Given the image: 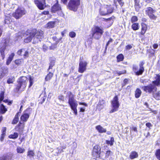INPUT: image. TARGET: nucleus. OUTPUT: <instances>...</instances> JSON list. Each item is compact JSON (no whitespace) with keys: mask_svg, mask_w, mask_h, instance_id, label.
I'll return each mask as SVG.
<instances>
[{"mask_svg":"<svg viewBox=\"0 0 160 160\" xmlns=\"http://www.w3.org/2000/svg\"><path fill=\"white\" fill-rule=\"evenodd\" d=\"M22 123L20 122L19 124L15 128L16 131L19 132H22L23 131L24 125V124L22 125Z\"/></svg>","mask_w":160,"mask_h":160,"instance_id":"nucleus-19","label":"nucleus"},{"mask_svg":"<svg viewBox=\"0 0 160 160\" xmlns=\"http://www.w3.org/2000/svg\"><path fill=\"white\" fill-rule=\"evenodd\" d=\"M138 156V154L137 152L135 151H132L130 153L129 158L131 159H133L137 158Z\"/></svg>","mask_w":160,"mask_h":160,"instance_id":"nucleus-22","label":"nucleus"},{"mask_svg":"<svg viewBox=\"0 0 160 160\" xmlns=\"http://www.w3.org/2000/svg\"><path fill=\"white\" fill-rule=\"evenodd\" d=\"M18 136V134L17 132H14L13 134H11L9 135L10 138L16 139L17 138Z\"/></svg>","mask_w":160,"mask_h":160,"instance_id":"nucleus-37","label":"nucleus"},{"mask_svg":"<svg viewBox=\"0 0 160 160\" xmlns=\"http://www.w3.org/2000/svg\"><path fill=\"white\" fill-rule=\"evenodd\" d=\"M42 49L43 51L46 52L48 50V47L46 45H43L42 46Z\"/></svg>","mask_w":160,"mask_h":160,"instance_id":"nucleus-53","label":"nucleus"},{"mask_svg":"<svg viewBox=\"0 0 160 160\" xmlns=\"http://www.w3.org/2000/svg\"><path fill=\"white\" fill-rule=\"evenodd\" d=\"M132 46L131 45L129 44L128 45L125 47V48L126 50H129L132 48Z\"/></svg>","mask_w":160,"mask_h":160,"instance_id":"nucleus-55","label":"nucleus"},{"mask_svg":"<svg viewBox=\"0 0 160 160\" xmlns=\"http://www.w3.org/2000/svg\"><path fill=\"white\" fill-rule=\"evenodd\" d=\"M139 25L138 23H134L132 25V28L134 30H136L139 29Z\"/></svg>","mask_w":160,"mask_h":160,"instance_id":"nucleus-30","label":"nucleus"},{"mask_svg":"<svg viewBox=\"0 0 160 160\" xmlns=\"http://www.w3.org/2000/svg\"><path fill=\"white\" fill-rule=\"evenodd\" d=\"M68 97V103L72 109L73 111L74 114L77 115L78 114L77 107L78 104L77 101L74 98L73 94L70 92H68L67 93Z\"/></svg>","mask_w":160,"mask_h":160,"instance_id":"nucleus-2","label":"nucleus"},{"mask_svg":"<svg viewBox=\"0 0 160 160\" xmlns=\"http://www.w3.org/2000/svg\"><path fill=\"white\" fill-rule=\"evenodd\" d=\"M23 52L24 53L23 55L24 57V58H26L28 57V52L26 51L25 49H24V51Z\"/></svg>","mask_w":160,"mask_h":160,"instance_id":"nucleus-50","label":"nucleus"},{"mask_svg":"<svg viewBox=\"0 0 160 160\" xmlns=\"http://www.w3.org/2000/svg\"><path fill=\"white\" fill-rule=\"evenodd\" d=\"M146 126L147 127L150 128V127H151L152 126V125L151 124L150 122H147L146 124Z\"/></svg>","mask_w":160,"mask_h":160,"instance_id":"nucleus-64","label":"nucleus"},{"mask_svg":"<svg viewBox=\"0 0 160 160\" xmlns=\"http://www.w3.org/2000/svg\"><path fill=\"white\" fill-rule=\"evenodd\" d=\"M14 81V78H9L7 80V82L8 84L12 83Z\"/></svg>","mask_w":160,"mask_h":160,"instance_id":"nucleus-46","label":"nucleus"},{"mask_svg":"<svg viewBox=\"0 0 160 160\" xmlns=\"http://www.w3.org/2000/svg\"><path fill=\"white\" fill-rule=\"evenodd\" d=\"M128 82V80L127 79H125L123 81L124 84H122V87L124 86H125L126 84H127Z\"/></svg>","mask_w":160,"mask_h":160,"instance_id":"nucleus-60","label":"nucleus"},{"mask_svg":"<svg viewBox=\"0 0 160 160\" xmlns=\"http://www.w3.org/2000/svg\"><path fill=\"white\" fill-rule=\"evenodd\" d=\"M6 46L3 44H1L0 45V52L1 55V58L3 59L5 58L4 51L6 49Z\"/></svg>","mask_w":160,"mask_h":160,"instance_id":"nucleus-17","label":"nucleus"},{"mask_svg":"<svg viewBox=\"0 0 160 160\" xmlns=\"http://www.w3.org/2000/svg\"><path fill=\"white\" fill-rule=\"evenodd\" d=\"M105 101L103 100H100L98 104L97 107L99 109H102L104 106Z\"/></svg>","mask_w":160,"mask_h":160,"instance_id":"nucleus-23","label":"nucleus"},{"mask_svg":"<svg viewBox=\"0 0 160 160\" xmlns=\"http://www.w3.org/2000/svg\"><path fill=\"white\" fill-rule=\"evenodd\" d=\"M138 20V17L135 16H132L131 18V22L132 23L137 22Z\"/></svg>","mask_w":160,"mask_h":160,"instance_id":"nucleus-43","label":"nucleus"},{"mask_svg":"<svg viewBox=\"0 0 160 160\" xmlns=\"http://www.w3.org/2000/svg\"><path fill=\"white\" fill-rule=\"evenodd\" d=\"M112 42V38H110L109 40L108 41L106 44V47L108 45L110 42Z\"/></svg>","mask_w":160,"mask_h":160,"instance_id":"nucleus-63","label":"nucleus"},{"mask_svg":"<svg viewBox=\"0 0 160 160\" xmlns=\"http://www.w3.org/2000/svg\"><path fill=\"white\" fill-rule=\"evenodd\" d=\"M135 7L136 9V10L138 12L139 11V9L140 8V5L139 4V2H135Z\"/></svg>","mask_w":160,"mask_h":160,"instance_id":"nucleus-39","label":"nucleus"},{"mask_svg":"<svg viewBox=\"0 0 160 160\" xmlns=\"http://www.w3.org/2000/svg\"><path fill=\"white\" fill-rule=\"evenodd\" d=\"M62 39V38H61L59 39H58L56 37H52L53 40L56 41L55 45H56Z\"/></svg>","mask_w":160,"mask_h":160,"instance_id":"nucleus-44","label":"nucleus"},{"mask_svg":"<svg viewBox=\"0 0 160 160\" xmlns=\"http://www.w3.org/2000/svg\"><path fill=\"white\" fill-rule=\"evenodd\" d=\"M26 13V10L23 8H18L15 12L12 14V16L16 19L21 18Z\"/></svg>","mask_w":160,"mask_h":160,"instance_id":"nucleus-8","label":"nucleus"},{"mask_svg":"<svg viewBox=\"0 0 160 160\" xmlns=\"http://www.w3.org/2000/svg\"><path fill=\"white\" fill-rule=\"evenodd\" d=\"M24 51V49H22L19 50L17 52V54L19 55H22V53Z\"/></svg>","mask_w":160,"mask_h":160,"instance_id":"nucleus-51","label":"nucleus"},{"mask_svg":"<svg viewBox=\"0 0 160 160\" xmlns=\"http://www.w3.org/2000/svg\"><path fill=\"white\" fill-rule=\"evenodd\" d=\"M87 63L86 61H80L79 63L78 71L80 73L83 72L86 69Z\"/></svg>","mask_w":160,"mask_h":160,"instance_id":"nucleus-14","label":"nucleus"},{"mask_svg":"<svg viewBox=\"0 0 160 160\" xmlns=\"http://www.w3.org/2000/svg\"><path fill=\"white\" fill-rule=\"evenodd\" d=\"M35 154L33 151L32 150L29 151L28 152V156L29 157H33Z\"/></svg>","mask_w":160,"mask_h":160,"instance_id":"nucleus-42","label":"nucleus"},{"mask_svg":"<svg viewBox=\"0 0 160 160\" xmlns=\"http://www.w3.org/2000/svg\"><path fill=\"white\" fill-rule=\"evenodd\" d=\"M18 118H14V119L13 120L12 123L13 124H16L18 122Z\"/></svg>","mask_w":160,"mask_h":160,"instance_id":"nucleus-54","label":"nucleus"},{"mask_svg":"<svg viewBox=\"0 0 160 160\" xmlns=\"http://www.w3.org/2000/svg\"><path fill=\"white\" fill-rule=\"evenodd\" d=\"M23 63V61L22 59H17L15 61V63L18 66L20 65Z\"/></svg>","mask_w":160,"mask_h":160,"instance_id":"nucleus-32","label":"nucleus"},{"mask_svg":"<svg viewBox=\"0 0 160 160\" xmlns=\"http://www.w3.org/2000/svg\"><path fill=\"white\" fill-rule=\"evenodd\" d=\"M25 151L24 148H21L20 147H18L17 148V151L18 153H23Z\"/></svg>","mask_w":160,"mask_h":160,"instance_id":"nucleus-34","label":"nucleus"},{"mask_svg":"<svg viewBox=\"0 0 160 160\" xmlns=\"http://www.w3.org/2000/svg\"><path fill=\"white\" fill-rule=\"evenodd\" d=\"M76 35V34L74 32H71L69 33V36L72 38H74L75 37Z\"/></svg>","mask_w":160,"mask_h":160,"instance_id":"nucleus-47","label":"nucleus"},{"mask_svg":"<svg viewBox=\"0 0 160 160\" xmlns=\"http://www.w3.org/2000/svg\"><path fill=\"white\" fill-rule=\"evenodd\" d=\"M29 117V114L26 113H23L21 116L20 119L24 122H26Z\"/></svg>","mask_w":160,"mask_h":160,"instance_id":"nucleus-20","label":"nucleus"},{"mask_svg":"<svg viewBox=\"0 0 160 160\" xmlns=\"http://www.w3.org/2000/svg\"><path fill=\"white\" fill-rule=\"evenodd\" d=\"M101 148L98 145H95L93 148V154L96 157H100V154L101 152Z\"/></svg>","mask_w":160,"mask_h":160,"instance_id":"nucleus-15","label":"nucleus"},{"mask_svg":"<svg viewBox=\"0 0 160 160\" xmlns=\"http://www.w3.org/2000/svg\"><path fill=\"white\" fill-rule=\"evenodd\" d=\"M7 111V109L2 104H1L0 106V112L2 114H3Z\"/></svg>","mask_w":160,"mask_h":160,"instance_id":"nucleus-25","label":"nucleus"},{"mask_svg":"<svg viewBox=\"0 0 160 160\" xmlns=\"http://www.w3.org/2000/svg\"><path fill=\"white\" fill-rule=\"evenodd\" d=\"M6 130V128L5 127H3L2 130V134H4L5 135V132Z\"/></svg>","mask_w":160,"mask_h":160,"instance_id":"nucleus-58","label":"nucleus"},{"mask_svg":"<svg viewBox=\"0 0 160 160\" xmlns=\"http://www.w3.org/2000/svg\"><path fill=\"white\" fill-rule=\"evenodd\" d=\"M120 104L117 96H116L111 102V107L112 109L110 111V113H112L118 110Z\"/></svg>","mask_w":160,"mask_h":160,"instance_id":"nucleus-7","label":"nucleus"},{"mask_svg":"<svg viewBox=\"0 0 160 160\" xmlns=\"http://www.w3.org/2000/svg\"><path fill=\"white\" fill-rule=\"evenodd\" d=\"M5 136V135L4 134H2L0 138V140L1 141H2L3 140Z\"/></svg>","mask_w":160,"mask_h":160,"instance_id":"nucleus-62","label":"nucleus"},{"mask_svg":"<svg viewBox=\"0 0 160 160\" xmlns=\"http://www.w3.org/2000/svg\"><path fill=\"white\" fill-rule=\"evenodd\" d=\"M153 97L157 100H160V91L156 92L153 94Z\"/></svg>","mask_w":160,"mask_h":160,"instance_id":"nucleus-27","label":"nucleus"},{"mask_svg":"<svg viewBox=\"0 0 160 160\" xmlns=\"http://www.w3.org/2000/svg\"><path fill=\"white\" fill-rule=\"evenodd\" d=\"M4 97V92L2 91L1 92V93L0 94V101H2Z\"/></svg>","mask_w":160,"mask_h":160,"instance_id":"nucleus-48","label":"nucleus"},{"mask_svg":"<svg viewBox=\"0 0 160 160\" xmlns=\"http://www.w3.org/2000/svg\"><path fill=\"white\" fill-rule=\"evenodd\" d=\"M142 30L141 33L142 35L144 34L147 30V27L146 24L143 23L142 24Z\"/></svg>","mask_w":160,"mask_h":160,"instance_id":"nucleus-24","label":"nucleus"},{"mask_svg":"<svg viewBox=\"0 0 160 160\" xmlns=\"http://www.w3.org/2000/svg\"><path fill=\"white\" fill-rule=\"evenodd\" d=\"M35 4L37 7L40 10H43L45 7L44 4L45 3V0H34Z\"/></svg>","mask_w":160,"mask_h":160,"instance_id":"nucleus-13","label":"nucleus"},{"mask_svg":"<svg viewBox=\"0 0 160 160\" xmlns=\"http://www.w3.org/2000/svg\"><path fill=\"white\" fill-rule=\"evenodd\" d=\"M155 155L158 160L160 159V149H158L156 150Z\"/></svg>","mask_w":160,"mask_h":160,"instance_id":"nucleus-31","label":"nucleus"},{"mask_svg":"<svg viewBox=\"0 0 160 160\" xmlns=\"http://www.w3.org/2000/svg\"><path fill=\"white\" fill-rule=\"evenodd\" d=\"M113 10V8L111 5H106L102 7L100 9V13L102 15H106L111 13Z\"/></svg>","mask_w":160,"mask_h":160,"instance_id":"nucleus-5","label":"nucleus"},{"mask_svg":"<svg viewBox=\"0 0 160 160\" xmlns=\"http://www.w3.org/2000/svg\"><path fill=\"white\" fill-rule=\"evenodd\" d=\"M114 142V139L113 137H111L110 139V140H106V143L108 144H110L111 146L113 144V143Z\"/></svg>","mask_w":160,"mask_h":160,"instance_id":"nucleus-38","label":"nucleus"},{"mask_svg":"<svg viewBox=\"0 0 160 160\" xmlns=\"http://www.w3.org/2000/svg\"><path fill=\"white\" fill-rule=\"evenodd\" d=\"M4 23L6 24H9L10 23V18L9 17H6L5 18Z\"/></svg>","mask_w":160,"mask_h":160,"instance_id":"nucleus-40","label":"nucleus"},{"mask_svg":"<svg viewBox=\"0 0 160 160\" xmlns=\"http://www.w3.org/2000/svg\"><path fill=\"white\" fill-rule=\"evenodd\" d=\"M55 59L54 58H50V63L49 64L54 66L55 63Z\"/></svg>","mask_w":160,"mask_h":160,"instance_id":"nucleus-45","label":"nucleus"},{"mask_svg":"<svg viewBox=\"0 0 160 160\" xmlns=\"http://www.w3.org/2000/svg\"><path fill=\"white\" fill-rule=\"evenodd\" d=\"M126 72V71L125 70H124L123 71H114L113 72V73H117L119 75H120L122 74H123L124 73H125Z\"/></svg>","mask_w":160,"mask_h":160,"instance_id":"nucleus-41","label":"nucleus"},{"mask_svg":"<svg viewBox=\"0 0 160 160\" xmlns=\"http://www.w3.org/2000/svg\"><path fill=\"white\" fill-rule=\"evenodd\" d=\"M28 82L27 78L25 77H22L19 78L18 80V84L15 89L17 92H22L24 90Z\"/></svg>","mask_w":160,"mask_h":160,"instance_id":"nucleus-3","label":"nucleus"},{"mask_svg":"<svg viewBox=\"0 0 160 160\" xmlns=\"http://www.w3.org/2000/svg\"><path fill=\"white\" fill-rule=\"evenodd\" d=\"M155 80L152 82L153 84H150L147 86H144L142 87V89L145 92L149 93L156 91L157 88L155 86H158L160 84V76L157 75L155 77Z\"/></svg>","mask_w":160,"mask_h":160,"instance_id":"nucleus-1","label":"nucleus"},{"mask_svg":"<svg viewBox=\"0 0 160 160\" xmlns=\"http://www.w3.org/2000/svg\"><path fill=\"white\" fill-rule=\"evenodd\" d=\"M10 41V40L9 39H5L4 42H2L1 44H3L4 46L7 47L9 45Z\"/></svg>","mask_w":160,"mask_h":160,"instance_id":"nucleus-35","label":"nucleus"},{"mask_svg":"<svg viewBox=\"0 0 160 160\" xmlns=\"http://www.w3.org/2000/svg\"><path fill=\"white\" fill-rule=\"evenodd\" d=\"M55 23L53 22H48L47 24V27L48 28H51L54 27Z\"/></svg>","mask_w":160,"mask_h":160,"instance_id":"nucleus-36","label":"nucleus"},{"mask_svg":"<svg viewBox=\"0 0 160 160\" xmlns=\"http://www.w3.org/2000/svg\"><path fill=\"white\" fill-rule=\"evenodd\" d=\"M80 4V0H70L68 7L70 10L76 11Z\"/></svg>","mask_w":160,"mask_h":160,"instance_id":"nucleus-6","label":"nucleus"},{"mask_svg":"<svg viewBox=\"0 0 160 160\" xmlns=\"http://www.w3.org/2000/svg\"><path fill=\"white\" fill-rule=\"evenodd\" d=\"M96 129L99 132L101 133L105 132H106V129L103 128L100 125L96 126Z\"/></svg>","mask_w":160,"mask_h":160,"instance_id":"nucleus-21","label":"nucleus"},{"mask_svg":"<svg viewBox=\"0 0 160 160\" xmlns=\"http://www.w3.org/2000/svg\"><path fill=\"white\" fill-rule=\"evenodd\" d=\"M58 99L59 100H61L62 101H63L64 99V97L62 95H61L60 96H59L58 97Z\"/></svg>","mask_w":160,"mask_h":160,"instance_id":"nucleus-61","label":"nucleus"},{"mask_svg":"<svg viewBox=\"0 0 160 160\" xmlns=\"http://www.w3.org/2000/svg\"><path fill=\"white\" fill-rule=\"evenodd\" d=\"M6 72L4 73V72L2 70H0V79L2 78L4 76L5 73L7 72V69H6Z\"/></svg>","mask_w":160,"mask_h":160,"instance_id":"nucleus-49","label":"nucleus"},{"mask_svg":"<svg viewBox=\"0 0 160 160\" xmlns=\"http://www.w3.org/2000/svg\"><path fill=\"white\" fill-rule=\"evenodd\" d=\"M12 156V154L8 153L0 157V160H11Z\"/></svg>","mask_w":160,"mask_h":160,"instance_id":"nucleus-16","label":"nucleus"},{"mask_svg":"<svg viewBox=\"0 0 160 160\" xmlns=\"http://www.w3.org/2000/svg\"><path fill=\"white\" fill-rule=\"evenodd\" d=\"M29 82H30V84H29V88L33 84L32 80L31 78H30L29 79Z\"/></svg>","mask_w":160,"mask_h":160,"instance_id":"nucleus-57","label":"nucleus"},{"mask_svg":"<svg viewBox=\"0 0 160 160\" xmlns=\"http://www.w3.org/2000/svg\"><path fill=\"white\" fill-rule=\"evenodd\" d=\"M155 12V11L150 7H148L145 8V12L146 14L148 15L149 18L155 20L157 18V17L153 14V13H154Z\"/></svg>","mask_w":160,"mask_h":160,"instance_id":"nucleus-12","label":"nucleus"},{"mask_svg":"<svg viewBox=\"0 0 160 160\" xmlns=\"http://www.w3.org/2000/svg\"><path fill=\"white\" fill-rule=\"evenodd\" d=\"M32 30H34V41L35 42H38V41H41L42 38H43V32L42 31L40 30L37 31L36 30L33 29Z\"/></svg>","mask_w":160,"mask_h":160,"instance_id":"nucleus-11","label":"nucleus"},{"mask_svg":"<svg viewBox=\"0 0 160 160\" xmlns=\"http://www.w3.org/2000/svg\"><path fill=\"white\" fill-rule=\"evenodd\" d=\"M134 131L136 132H138V131L137 130V128L136 127H133L132 128L131 130L130 131V133L131 134L132 133V131Z\"/></svg>","mask_w":160,"mask_h":160,"instance_id":"nucleus-52","label":"nucleus"},{"mask_svg":"<svg viewBox=\"0 0 160 160\" xmlns=\"http://www.w3.org/2000/svg\"><path fill=\"white\" fill-rule=\"evenodd\" d=\"M117 62H119L123 60L124 56L122 54H120L117 56Z\"/></svg>","mask_w":160,"mask_h":160,"instance_id":"nucleus-33","label":"nucleus"},{"mask_svg":"<svg viewBox=\"0 0 160 160\" xmlns=\"http://www.w3.org/2000/svg\"><path fill=\"white\" fill-rule=\"evenodd\" d=\"M144 63V62H140L139 65V71L138 70V66L136 65H133L132 67L133 70V72L135 73V74L136 75H141L144 72V69L143 66Z\"/></svg>","mask_w":160,"mask_h":160,"instance_id":"nucleus-9","label":"nucleus"},{"mask_svg":"<svg viewBox=\"0 0 160 160\" xmlns=\"http://www.w3.org/2000/svg\"><path fill=\"white\" fill-rule=\"evenodd\" d=\"M111 153V151H107L105 154V157L106 158H108L110 155Z\"/></svg>","mask_w":160,"mask_h":160,"instance_id":"nucleus-56","label":"nucleus"},{"mask_svg":"<svg viewBox=\"0 0 160 160\" xmlns=\"http://www.w3.org/2000/svg\"><path fill=\"white\" fill-rule=\"evenodd\" d=\"M119 4L121 6H122L124 2H122V0H117Z\"/></svg>","mask_w":160,"mask_h":160,"instance_id":"nucleus-59","label":"nucleus"},{"mask_svg":"<svg viewBox=\"0 0 160 160\" xmlns=\"http://www.w3.org/2000/svg\"><path fill=\"white\" fill-rule=\"evenodd\" d=\"M49 72V73L47 74L45 78V79L46 81H48L50 80L52 77L53 75V73L50 72Z\"/></svg>","mask_w":160,"mask_h":160,"instance_id":"nucleus-29","label":"nucleus"},{"mask_svg":"<svg viewBox=\"0 0 160 160\" xmlns=\"http://www.w3.org/2000/svg\"><path fill=\"white\" fill-rule=\"evenodd\" d=\"M142 91L139 88H137L135 91V97L136 98H138L141 96Z\"/></svg>","mask_w":160,"mask_h":160,"instance_id":"nucleus-26","label":"nucleus"},{"mask_svg":"<svg viewBox=\"0 0 160 160\" xmlns=\"http://www.w3.org/2000/svg\"><path fill=\"white\" fill-rule=\"evenodd\" d=\"M61 10V8L58 3V1L52 8V11L53 12H55L56 11Z\"/></svg>","mask_w":160,"mask_h":160,"instance_id":"nucleus-18","label":"nucleus"},{"mask_svg":"<svg viewBox=\"0 0 160 160\" xmlns=\"http://www.w3.org/2000/svg\"><path fill=\"white\" fill-rule=\"evenodd\" d=\"M103 29L98 26H96L92 30V36L94 38L99 39L103 33Z\"/></svg>","mask_w":160,"mask_h":160,"instance_id":"nucleus-4","label":"nucleus"},{"mask_svg":"<svg viewBox=\"0 0 160 160\" xmlns=\"http://www.w3.org/2000/svg\"><path fill=\"white\" fill-rule=\"evenodd\" d=\"M34 30L31 31L28 30L24 34L23 36L26 37L24 39V41L25 42L28 43L31 41L32 38H34Z\"/></svg>","mask_w":160,"mask_h":160,"instance_id":"nucleus-10","label":"nucleus"},{"mask_svg":"<svg viewBox=\"0 0 160 160\" xmlns=\"http://www.w3.org/2000/svg\"><path fill=\"white\" fill-rule=\"evenodd\" d=\"M14 55V53H12L9 55L6 62L7 65L9 64L11 61L12 60Z\"/></svg>","mask_w":160,"mask_h":160,"instance_id":"nucleus-28","label":"nucleus"}]
</instances>
